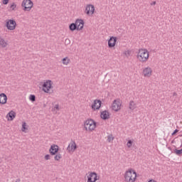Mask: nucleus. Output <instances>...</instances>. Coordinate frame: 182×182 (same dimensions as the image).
I'll return each instance as SVG.
<instances>
[{
  "label": "nucleus",
  "mask_w": 182,
  "mask_h": 182,
  "mask_svg": "<svg viewBox=\"0 0 182 182\" xmlns=\"http://www.w3.org/2000/svg\"><path fill=\"white\" fill-rule=\"evenodd\" d=\"M39 89H41L43 93L50 94L53 90V81L51 80H46L40 82Z\"/></svg>",
  "instance_id": "f257e3e1"
},
{
  "label": "nucleus",
  "mask_w": 182,
  "mask_h": 182,
  "mask_svg": "<svg viewBox=\"0 0 182 182\" xmlns=\"http://www.w3.org/2000/svg\"><path fill=\"white\" fill-rule=\"evenodd\" d=\"M149 50L147 49L140 48L137 52V59L141 63H146L149 60Z\"/></svg>",
  "instance_id": "f03ea898"
},
{
  "label": "nucleus",
  "mask_w": 182,
  "mask_h": 182,
  "mask_svg": "<svg viewBox=\"0 0 182 182\" xmlns=\"http://www.w3.org/2000/svg\"><path fill=\"white\" fill-rule=\"evenodd\" d=\"M136 178H137V173L136 171L132 168H129L124 173V180L126 182H134L136 181Z\"/></svg>",
  "instance_id": "7ed1b4c3"
},
{
  "label": "nucleus",
  "mask_w": 182,
  "mask_h": 182,
  "mask_svg": "<svg viewBox=\"0 0 182 182\" xmlns=\"http://www.w3.org/2000/svg\"><path fill=\"white\" fill-rule=\"evenodd\" d=\"M21 8L24 12H31L33 9V1L32 0H23Z\"/></svg>",
  "instance_id": "20e7f679"
},
{
  "label": "nucleus",
  "mask_w": 182,
  "mask_h": 182,
  "mask_svg": "<svg viewBox=\"0 0 182 182\" xmlns=\"http://www.w3.org/2000/svg\"><path fill=\"white\" fill-rule=\"evenodd\" d=\"M96 122L95 120L90 119H87L84 122V126L86 132H93L96 129Z\"/></svg>",
  "instance_id": "39448f33"
},
{
  "label": "nucleus",
  "mask_w": 182,
  "mask_h": 182,
  "mask_svg": "<svg viewBox=\"0 0 182 182\" xmlns=\"http://www.w3.org/2000/svg\"><path fill=\"white\" fill-rule=\"evenodd\" d=\"M5 26L7 30L12 32V31H15V29H16V21H15L12 18L7 19L6 21Z\"/></svg>",
  "instance_id": "423d86ee"
},
{
  "label": "nucleus",
  "mask_w": 182,
  "mask_h": 182,
  "mask_svg": "<svg viewBox=\"0 0 182 182\" xmlns=\"http://www.w3.org/2000/svg\"><path fill=\"white\" fill-rule=\"evenodd\" d=\"M112 110L119 112L122 109V102L119 99L114 100L112 104Z\"/></svg>",
  "instance_id": "0eeeda50"
},
{
  "label": "nucleus",
  "mask_w": 182,
  "mask_h": 182,
  "mask_svg": "<svg viewBox=\"0 0 182 182\" xmlns=\"http://www.w3.org/2000/svg\"><path fill=\"white\" fill-rule=\"evenodd\" d=\"M49 153L51 156H56L59 153V146L53 144L49 149Z\"/></svg>",
  "instance_id": "6e6552de"
},
{
  "label": "nucleus",
  "mask_w": 182,
  "mask_h": 182,
  "mask_svg": "<svg viewBox=\"0 0 182 182\" xmlns=\"http://www.w3.org/2000/svg\"><path fill=\"white\" fill-rule=\"evenodd\" d=\"M16 117V112L14 110H11L6 115V119L7 122H13L14 119Z\"/></svg>",
  "instance_id": "1a4fd4ad"
},
{
  "label": "nucleus",
  "mask_w": 182,
  "mask_h": 182,
  "mask_svg": "<svg viewBox=\"0 0 182 182\" xmlns=\"http://www.w3.org/2000/svg\"><path fill=\"white\" fill-rule=\"evenodd\" d=\"M85 12L87 15H90V14L93 15V14H95V6L92 4L87 5Z\"/></svg>",
  "instance_id": "9d476101"
},
{
  "label": "nucleus",
  "mask_w": 182,
  "mask_h": 182,
  "mask_svg": "<svg viewBox=\"0 0 182 182\" xmlns=\"http://www.w3.org/2000/svg\"><path fill=\"white\" fill-rule=\"evenodd\" d=\"M117 42V37L112 36L108 41V47L114 48L116 46V43Z\"/></svg>",
  "instance_id": "9b49d317"
},
{
  "label": "nucleus",
  "mask_w": 182,
  "mask_h": 182,
  "mask_svg": "<svg viewBox=\"0 0 182 182\" xmlns=\"http://www.w3.org/2000/svg\"><path fill=\"white\" fill-rule=\"evenodd\" d=\"M97 181V173L96 172H91L90 176L87 177V182Z\"/></svg>",
  "instance_id": "f8f14e48"
},
{
  "label": "nucleus",
  "mask_w": 182,
  "mask_h": 182,
  "mask_svg": "<svg viewBox=\"0 0 182 182\" xmlns=\"http://www.w3.org/2000/svg\"><path fill=\"white\" fill-rule=\"evenodd\" d=\"M151 73H153V70L150 67H146L143 70L144 77H150V76H151Z\"/></svg>",
  "instance_id": "ddd939ff"
},
{
  "label": "nucleus",
  "mask_w": 182,
  "mask_h": 182,
  "mask_svg": "<svg viewBox=\"0 0 182 182\" xmlns=\"http://www.w3.org/2000/svg\"><path fill=\"white\" fill-rule=\"evenodd\" d=\"M100 106H102V101L100 100H95L92 105V109H93V110H99Z\"/></svg>",
  "instance_id": "4468645a"
},
{
  "label": "nucleus",
  "mask_w": 182,
  "mask_h": 182,
  "mask_svg": "<svg viewBox=\"0 0 182 182\" xmlns=\"http://www.w3.org/2000/svg\"><path fill=\"white\" fill-rule=\"evenodd\" d=\"M8 102V97L5 93L0 94V105H6Z\"/></svg>",
  "instance_id": "2eb2a0df"
},
{
  "label": "nucleus",
  "mask_w": 182,
  "mask_h": 182,
  "mask_svg": "<svg viewBox=\"0 0 182 182\" xmlns=\"http://www.w3.org/2000/svg\"><path fill=\"white\" fill-rule=\"evenodd\" d=\"M21 130L23 133H28L29 132V125L26 122L21 123Z\"/></svg>",
  "instance_id": "dca6fc26"
},
{
  "label": "nucleus",
  "mask_w": 182,
  "mask_h": 182,
  "mask_svg": "<svg viewBox=\"0 0 182 182\" xmlns=\"http://www.w3.org/2000/svg\"><path fill=\"white\" fill-rule=\"evenodd\" d=\"M8 41L5 40L4 38H0V48L4 49L5 48H8Z\"/></svg>",
  "instance_id": "f3484780"
},
{
  "label": "nucleus",
  "mask_w": 182,
  "mask_h": 182,
  "mask_svg": "<svg viewBox=\"0 0 182 182\" xmlns=\"http://www.w3.org/2000/svg\"><path fill=\"white\" fill-rule=\"evenodd\" d=\"M101 118L103 120H107V119H110V114L108 112V111L105 110L103 112H101Z\"/></svg>",
  "instance_id": "a211bd4d"
},
{
  "label": "nucleus",
  "mask_w": 182,
  "mask_h": 182,
  "mask_svg": "<svg viewBox=\"0 0 182 182\" xmlns=\"http://www.w3.org/2000/svg\"><path fill=\"white\" fill-rule=\"evenodd\" d=\"M137 107L136 105L134 103V101L132 100L129 103V109L130 110H134Z\"/></svg>",
  "instance_id": "6ab92c4d"
},
{
  "label": "nucleus",
  "mask_w": 182,
  "mask_h": 182,
  "mask_svg": "<svg viewBox=\"0 0 182 182\" xmlns=\"http://www.w3.org/2000/svg\"><path fill=\"white\" fill-rule=\"evenodd\" d=\"M9 9L11 11H16V3L12 2L9 5Z\"/></svg>",
  "instance_id": "aec40b11"
},
{
  "label": "nucleus",
  "mask_w": 182,
  "mask_h": 182,
  "mask_svg": "<svg viewBox=\"0 0 182 182\" xmlns=\"http://www.w3.org/2000/svg\"><path fill=\"white\" fill-rule=\"evenodd\" d=\"M69 146L71 147L70 152L71 151L72 153H73V151L77 149V145H76L75 141H72L71 145H69Z\"/></svg>",
  "instance_id": "412c9836"
},
{
  "label": "nucleus",
  "mask_w": 182,
  "mask_h": 182,
  "mask_svg": "<svg viewBox=\"0 0 182 182\" xmlns=\"http://www.w3.org/2000/svg\"><path fill=\"white\" fill-rule=\"evenodd\" d=\"M54 160L55 161H60V160H62V154H56L55 155H54Z\"/></svg>",
  "instance_id": "4be33fe9"
},
{
  "label": "nucleus",
  "mask_w": 182,
  "mask_h": 182,
  "mask_svg": "<svg viewBox=\"0 0 182 182\" xmlns=\"http://www.w3.org/2000/svg\"><path fill=\"white\" fill-rule=\"evenodd\" d=\"M82 23H85V21L82 19H77L75 21V25L77 26V28L80 26V25H82Z\"/></svg>",
  "instance_id": "5701e85b"
},
{
  "label": "nucleus",
  "mask_w": 182,
  "mask_h": 182,
  "mask_svg": "<svg viewBox=\"0 0 182 182\" xmlns=\"http://www.w3.org/2000/svg\"><path fill=\"white\" fill-rule=\"evenodd\" d=\"M70 31H76L77 30V27L76 26V23H73L69 26Z\"/></svg>",
  "instance_id": "b1692460"
},
{
  "label": "nucleus",
  "mask_w": 182,
  "mask_h": 182,
  "mask_svg": "<svg viewBox=\"0 0 182 182\" xmlns=\"http://www.w3.org/2000/svg\"><path fill=\"white\" fill-rule=\"evenodd\" d=\"M62 63H63V65L68 66V65H69V58L65 57V58H63Z\"/></svg>",
  "instance_id": "393cba45"
},
{
  "label": "nucleus",
  "mask_w": 182,
  "mask_h": 182,
  "mask_svg": "<svg viewBox=\"0 0 182 182\" xmlns=\"http://www.w3.org/2000/svg\"><path fill=\"white\" fill-rule=\"evenodd\" d=\"M131 54H132V51L130 50H125L123 53V55H124V56H126V58H129Z\"/></svg>",
  "instance_id": "a878e982"
},
{
  "label": "nucleus",
  "mask_w": 182,
  "mask_h": 182,
  "mask_svg": "<svg viewBox=\"0 0 182 182\" xmlns=\"http://www.w3.org/2000/svg\"><path fill=\"white\" fill-rule=\"evenodd\" d=\"M114 140V137H113L112 134H109L107 136V141L110 143V141H113Z\"/></svg>",
  "instance_id": "bb28decb"
},
{
  "label": "nucleus",
  "mask_w": 182,
  "mask_h": 182,
  "mask_svg": "<svg viewBox=\"0 0 182 182\" xmlns=\"http://www.w3.org/2000/svg\"><path fill=\"white\" fill-rule=\"evenodd\" d=\"M28 99L29 100H31V102H35L36 97L35 96V95H31Z\"/></svg>",
  "instance_id": "cd10ccee"
},
{
  "label": "nucleus",
  "mask_w": 182,
  "mask_h": 182,
  "mask_svg": "<svg viewBox=\"0 0 182 182\" xmlns=\"http://www.w3.org/2000/svg\"><path fill=\"white\" fill-rule=\"evenodd\" d=\"M51 157H52V156H50V154H46V155L44 156V160H45V161H48V160H50Z\"/></svg>",
  "instance_id": "c85d7f7f"
},
{
  "label": "nucleus",
  "mask_w": 182,
  "mask_h": 182,
  "mask_svg": "<svg viewBox=\"0 0 182 182\" xmlns=\"http://www.w3.org/2000/svg\"><path fill=\"white\" fill-rule=\"evenodd\" d=\"M59 110V105L56 104L53 107V112H58Z\"/></svg>",
  "instance_id": "c756f323"
},
{
  "label": "nucleus",
  "mask_w": 182,
  "mask_h": 182,
  "mask_svg": "<svg viewBox=\"0 0 182 182\" xmlns=\"http://www.w3.org/2000/svg\"><path fill=\"white\" fill-rule=\"evenodd\" d=\"M127 146L129 149L133 146V141L132 140H129L128 142L127 143Z\"/></svg>",
  "instance_id": "7c9ffc66"
},
{
  "label": "nucleus",
  "mask_w": 182,
  "mask_h": 182,
  "mask_svg": "<svg viewBox=\"0 0 182 182\" xmlns=\"http://www.w3.org/2000/svg\"><path fill=\"white\" fill-rule=\"evenodd\" d=\"M9 1L11 0H1L3 5H8L9 4Z\"/></svg>",
  "instance_id": "2f4dec72"
},
{
  "label": "nucleus",
  "mask_w": 182,
  "mask_h": 182,
  "mask_svg": "<svg viewBox=\"0 0 182 182\" xmlns=\"http://www.w3.org/2000/svg\"><path fill=\"white\" fill-rule=\"evenodd\" d=\"M83 26H85V23L80 24L79 28H77V31H82V29H83Z\"/></svg>",
  "instance_id": "473e14b6"
},
{
  "label": "nucleus",
  "mask_w": 182,
  "mask_h": 182,
  "mask_svg": "<svg viewBox=\"0 0 182 182\" xmlns=\"http://www.w3.org/2000/svg\"><path fill=\"white\" fill-rule=\"evenodd\" d=\"M176 133H178V129H175L172 133V136H174V134H176Z\"/></svg>",
  "instance_id": "72a5a7b5"
},
{
  "label": "nucleus",
  "mask_w": 182,
  "mask_h": 182,
  "mask_svg": "<svg viewBox=\"0 0 182 182\" xmlns=\"http://www.w3.org/2000/svg\"><path fill=\"white\" fill-rule=\"evenodd\" d=\"M151 6L156 5V1H153L152 3H151Z\"/></svg>",
  "instance_id": "f704fd0d"
},
{
  "label": "nucleus",
  "mask_w": 182,
  "mask_h": 182,
  "mask_svg": "<svg viewBox=\"0 0 182 182\" xmlns=\"http://www.w3.org/2000/svg\"><path fill=\"white\" fill-rule=\"evenodd\" d=\"M149 182H157V181H154V179H151Z\"/></svg>",
  "instance_id": "c9c22d12"
},
{
  "label": "nucleus",
  "mask_w": 182,
  "mask_h": 182,
  "mask_svg": "<svg viewBox=\"0 0 182 182\" xmlns=\"http://www.w3.org/2000/svg\"><path fill=\"white\" fill-rule=\"evenodd\" d=\"M173 96H177V92H173Z\"/></svg>",
  "instance_id": "e433bc0d"
}]
</instances>
